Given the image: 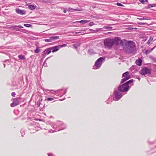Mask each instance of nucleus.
<instances>
[{
	"mask_svg": "<svg viewBox=\"0 0 156 156\" xmlns=\"http://www.w3.org/2000/svg\"><path fill=\"white\" fill-rule=\"evenodd\" d=\"M133 81V80H131L124 84L118 87V89L119 91L122 92L127 91L129 89V84L131 83Z\"/></svg>",
	"mask_w": 156,
	"mask_h": 156,
	"instance_id": "obj_1",
	"label": "nucleus"
},
{
	"mask_svg": "<svg viewBox=\"0 0 156 156\" xmlns=\"http://www.w3.org/2000/svg\"><path fill=\"white\" fill-rule=\"evenodd\" d=\"M126 48H125V51L127 52H131L133 50L135 47V44L132 41H129L126 43Z\"/></svg>",
	"mask_w": 156,
	"mask_h": 156,
	"instance_id": "obj_2",
	"label": "nucleus"
},
{
	"mask_svg": "<svg viewBox=\"0 0 156 156\" xmlns=\"http://www.w3.org/2000/svg\"><path fill=\"white\" fill-rule=\"evenodd\" d=\"M112 38H108L104 39V44L105 47L108 49H111L113 45Z\"/></svg>",
	"mask_w": 156,
	"mask_h": 156,
	"instance_id": "obj_3",
	"label": "nucleus"
},
{
	"mask_svg": "<svg viewBox=\"0 0 156 156\" xmlns=\"http://www.w3.org/2000/svg\"><path fill=\"white\" fill-rule=\"evenodd\" d=\"M104 59H105V58L102 57L99 58L95 62L93 68L94 69H98L101 66L102 61Z\"/></svg>",
	"mask_w": 156,
	"mask_h": 156,
	"instance_id": "obj_4",
	"label": "nucleus"
},
{
	"mask_svg": "<svg viewBox=\"0 0 156 156\" xmlns=\"http://www.w3.org/2000/svg\"><path fill=\"white\" fill-rule=\"evenodd\" d=\"M151 73V70L146 67L143 68L141 71V73L143 75H145L146 74H150Z\"/></svg>",
	"mask_w": 156,
	"mask_h": 156,
	"instance_id": "obj_5",
	"label": "nucleus"
},
{
	"mask_svg": "<svg viewBox=\"0 0 156 156\" xmlns=\"http://www.w3.org/2000/svg\"><path fill=\"white\" fill-rule=\"evenodd\" d=\"M67 45L66 44H64L62 45H60L55 46L51 48V49H53L52 52L53 53L57 51L58 50H59L60 48H62L63 47H66Z\"/></svg>",
	"mask_w": 156,
	"mask_h": 156,
	"instance_id": "obj_6",
	"label": "nucleus"
},
{
	"mask_svg": "<svg viewBox=\"0 0 156 156\" xmlns=\"http://www.w3.org/2000/svg\"><path fill=\"white\" fill-rule=\"evenodd\" d=\"M112 41L113 45L114 44L116 45H118L119 43L120 44H122V42L120 38L118 37H115L114 38H112Z\"/></svg>",
	"mask_w": 156,
	"mask_h": 156,
	"instance_id": "obj_7",
	"label": "nucleus"
},
{
	"mask_svg": "<svg viewBox=\"0 0 156 156\" xmlns=\"http://www.w3.org/2000/svg\"><path fill=\"white\" fill-rule=\"evenodd\" d=\"M19 104L18 100L17 98H15L13 99V102L10 104V106L12 107H13Z\"/></svg>",
	"mask_w": 156,
	"mask_h": 156,
	"instance_id": "obj_8",
	"label": "nucleus"
},
{
	"mask_svg": "<svg viewBox=\"0 0 156 156\" xmlns=\"http://www.w3.org/2000/svg\"><path fill=\"white\" fill-rule=\"evenodd\" d=\"M114 94L117 100H119L122 97L121 93L118 92V91H115L114 92Z\"/></svg>",
	"mask_w": 156,
	"mask_h": 156,
	"instance_id": "obj_9",
	"label": "nucleus"
},
{
	"mask_svg": "<svg viewBox=\"0 0 156 156\" xmlns=\"http://www.w3.org/2000/svg\"><path fill=\"white\" fill-rule=\"evenodd\" d=\"M16 11L17 13L22 15H24L26 13V11L24 10H21L19 9H16Z\"/></svg>",
	"mask_w": 156,
	"mask_h": 156,
	"instance_id": "obj_10",
	"label": "nucleus"
},
{
	"mask_svg": "<svg viewBox=\"0 0 156 156\" xmlns=\"http://www.w3.org/2000/svg\"><path fill=\"white\" fill-rule=\"evenodd\" d=\"M122 77H129V79L130 78V76L129 75V73L128 72H126L122 74Z\"/></svg>",
	"mask_w": 156,
	"mask_h": 156,
	"instance_id": "obj_11",
	"label": "nucleus"
},
{
	"mask_svg": "<svg viewBox=\"0 0 156 156\" xmlns=\"http://www.w3.org/2000/svg\"><path fill=\"white\" fill-rule=\"evenodd\" d=\"M156 6V4H149L147 6L145 7V9H148L151 7H155Z\"/></svg>",
	"mask_w": 156,
	"mask_h": 156,
	"instance_id": "obj_12",
	"label": "nucleus"
},
{
	"mask_svg": "<svg viewBox=\"0 0 156 156\" xmlns=\"http://www.w3.org/2000/svg\"><path fill=\"white\" fill-rule=\"evenodd\" d=\"M89 21H88L87 20H81L80 21H76V22H74V23H76L79 22L81 24H83V23H87L89 22Z\"/></svg>",
	"mask_w": 156,
	"mask_h": 156,
	"instance_id": "obj_13",
	"label": "nucleus"
},
{
	"mask_svg": "<svg viewBox=\"0 0 156 156\" xmlns=\"http://www.w3.org/2000/svg\"><path fill=\"white\" fill-rule=\"evenodd\" d=\"M51 48H49L47 49H46L44 51V52L47 55H48L51 52Z\"/></svg>",
	"mask_w": 156,
	"mask_h": 156,
	"instance_id": "obj_14",
	"label": "nucleus"
},
{
	"mask_svg": "<svg viewBox=\"0 0 156 156\" xmlns=\"http://www.w3.org/2000/svg\"><path fill=\"white\" fill-rule=\"evenodd\" d=\"M142 62V60L140 58H138L137 59V65L140 66H141Z\"/></svg>",
	"mask_w": 156,
	"mask_h": 156,
	"instance_id": "obj_15",
	"label": "nucleus"
},
{
	"mask_svg": "<svg viewBox=\"0 0 156 156\" xmlns=\"http://www.w3.org/2000/svg\"><path fill=\"white\" fill-rule=\"evenodd\" d=\"M59 36H52L50 37V38L51 39V41L58 39L59 38Z\"/></svg>",
	"mask_w": 156,
	"mask_h": 156,
	"instance_id": "obj_16",
	"label": "nucleus"
},
{
	"mask_svg": "<svg viewBox=\"0 0 156 156\" xmlns=\"http://www.w3.org/2000/svg\"><path fill=\"white\" fill-rule=\"evenodd\" d=\"M139 1L140 2L143 4H146L147 3H148L147 0H139Z\"/></svg>",
	"mask_w": 156,
	"mask_h": 156,
	"instance_id": "obj_17",
	"label": "nucleus"
},
{
	"mask_svg": "<svg viewBox=\"0 0 156 156\" xmlns=\"http://www.w3.org/2000/svg\"><path fill=\"white\" fill-rule=\"evenodd\" d=\"M68 10L69 11H82L81 10H80L79 9H73V8H69L68 9Z\"/></svg>",
	"mask_w": 156,
	"mask_h": 156,
	"instance_id": "obj_18",
	"label": "nucleus"
},
{
	"mask_svg": "<svg viewBox=\"0 0 156 156\" xmlns=\"http://www.w3.org/2000/svg\"><path fill=\"white\" fill-rule=\"evenodd\" d=\"M153 40V38L152 37H151L149 39V40L147 41V44H150L151 42Z\"/></svg>",
	"mask_w": 156,
	"mask_h": 156,
	"instance_id": "obj_19",
	"label": "nucleus"
},
{
	"mask_svg": "<svg viewBox=\"0 0 156 156\" xmlns=\"http://www.w3.org/2000/svg\"><path fill=\"white\" fill-rule=\"evenodd\" d=\"M28 7L30 9H35V6L34 5H29Z\"/></svg>",
	"mask_w": 156,
	"mask_h": 156,
	"instance_id": "obj_20",
	"label": "nucleus"
},
{
	"mask_svg": "<svg viewBox=\"0 0 156 156\" xmlns=\"http://www.w3.org/2000/svg\"><path fill=\"white\" fill-rule=\"evenodd\" d=\"M128 79H129V77H127V78L125 77V78L122 79L121 83H123Z\"/></svg>",
	"mask_w": 156,
	"mask_h": 156,
	"instance_id": "obj_21",
	"label": "nucleus"
},
{
	"mask_svg": "<svg viewBox=\"0 0 156 156\" xmlns=\"http://www.w3.org/2000/svg\"><path fill=\"white\" fill-rule=\"evenodd\" d=\"M19 58L21 59H23L25 58V57L23 55H18Z\"/></svg>",
	"mask_w": 156,
	"mask_h": 156,
	"instance_id": "obj_22",
	"label": "nucleus"
},
{
	"mask_svg": "<svg viewBox=\"0 0 156 156\" xmlns=\"http://www.w3.org/2000/svg\"><path fill=\"white\" fill-rule=\"evenodd\" d=\"M112 27H109V26H104L103 27V29H111L112 28Z\"/></svg>",
	"mask_w": 156,
	"mask_h": 156,
	"instance_id": "obj_23",
	"label": "nucleus"
},
{
	"mask_svg": "<svg viewBox=\"0 0 156 156\" xmlns=\"http://www.w3.org/2000/svg\"><path fill=\"white\" fill-rule=\"evenodd\" d=\"M44 41L46 42H49L52 41L51 39L50 38V37L48 39H45Z\"/></svg>",
	"mask_w": 156,
	"mask_h": 156,
	"instance_id": "obj_24",
	"label": "nucleus"
},
{
	"mask_svg": "<svg viewBox=\"0 0 156 156\" xmlns=\"http://www.w3.org/2000/svg\"><path fill=\"white\" fill-rule=\"evenodd\" d=\"M40 51V50L38 48H37L35 50L34 52L35 53H38Z\"/></svg>",
	"mask_w": 156,
	"mask_h": 156,
	"instance_id": "obj_25",
	"label": "nucleus"
},
{
	"mask_svg": "<svg viewBox=\"0 0 156 156\" xmlns=\"http://www.w3.org/2000/svg\"><path fill=\"white\" fill-rule=\"evenodd\" d=\"M24 26L27 27H30L31 26V25L29 24H24Z\"/></svg>",
	"mask_w": 156,
	"mask_h": 156,
	"instance_id": "obj_26",
	"label": "nucleus"
},
{
	"mask_svg": "<svg viewBox=\"0 0 156 156\" xmlns=\"http://www.w3.org/2000/svg\"><path fill=\"white\" fill-rule=\"evenodd\" d=\"M151 51L150 50H147L145 51V53L146 55H147L149 53L151 52Z\"/></svg>",
	"mask_w": 156,
	"mask_h": 156,
	"instance_id": "obj_27",
	"label": "nucleus"
},
{
	"mask_svg": "<svg viewBox=\"0 0 156 156\" xmlns=\"http://www.w3.org/2000/svg\"><path fill=\"white\" fill-rule=\"evenodd\" d=\"M116 5H117L118 6H124L123 5H122L121 3H119V2L117 3L116 4Z\"/></svg>",
	"mask_w": 156,
	"mask_h": 156,
	"instance_id": "obj_28",
	"label": "nucleus"
},
{
	"mask_svg": "<svg viewBox=\"0 0 156 156\" xmlns=\"http://www.w3.org/2000/svg\"><path fill=\"white\" fill-rule=\"evenodd\" d=\"M54 100V98H47V100L48 101H51Z\"/></svg>",
	"mask_w": 156,
	"mask_h": 156,
	"instance_id": "obj_29",
	"label": "nucleus"
},
{
	"mask_svg": "<svg viewBox=\"0 0 156 156\" xmlns=\"http://www.w3.org/2000/svg\"><path fill=\"white\" fill-rule=\"evenodd\" d=\"M151 58L153 60L154 62H156V58L154 57H151Z\"/></svg>",
	"mask_w": 156,
	"mask_h": 156,
	"instance_id": "obj_30",
	"label": "nucleus"
},
{
	"mask_svg": "<svg viewBox=\"0 0 156 156\" xmlns=\"http://www.w3.org/2000/svg\"><path fill=\"white\" fill-rule=\"evenodd\" d=\"M137 23L138 24H140V25H144V24H146V23H142V22H138Z\"/></svg>",
	"mask_w": 156,
	"mask_h": 156,
	"instance_id": "obj_31",
	"label": "nucleus"
},
{
	"mask_svg": "<svg viewBox=\"0 0 156 156\" xmlns=\"http://www.w3.org/2000/svg\"><path fill=\"white\" fill-rule=\"evenodd\" d=\"M94 23L93 22H91L89 23V26H92L93 25H94Z\"/></svg>",
	"mask_w": 156,
	"mask_h": 156,
	"instance_id": "obj_32",
	"label": "nucleus"
},
{
	"mask_svg": "<svg viewBox=\"0 0 156 156\" xmlns=\"http://www.w3.org/2000/svg\"><path fill=\"white\" fill-rule=\"evenodd\" d=\"M16 94L15 92H13L11 94V95L13 97H15L16 95Z\"/></svg>",
	"mask_w": 156,
	"mask_h": 156,
	"instance_id": "obj_33",
	"label": "nucleus"
},
{
	"mask_svg": "<svg viewBox=\"0 0 156 156\" xmlns=\"http://www.w3.org/2000/svg\"><path fill=\"white\" fill-rule=\"evenodd\" d=\"M137 19H138L140 20H148V19H144V18H137Z\"/></svg>",
	"mask_w": 156,
	"mask_h": 156,
	"instance_id": "obj_34",
	"label": "nucleus"
},
{
	"mask_svg": "<svg viewBox=\"0 0 156 156\" xmlns=\"http://www.w3.org/2000/svg\"><path fill=\"white\" fill-rule=\"evenodd\" d=\"M156 47V46H154V47L152 48L150 50L151 51L152 50H153Z\"/></svg>",
	"mask_w": 156,
	"mask_h": 156,
	"instance_id": "obj_35",
	"label": "nucleus"
},
{
	"mask_svg": "<svg viewBox=\"0 0 156 156\" xmlns=\"http://www.w3.org/2000/svg\"><path fill=\"white\" fill-rule=\"evenodd\" d=\"M48 155L49 156H52L53 155L51 154H48Z\"/></svg>",
	"mask_w": 156,
	"mask_h": 156,
	"instance_id": "obj_36",
	"label": "nucleus"
},
{
	"mask_svg": "<svg viewBox=\"0 0 156 156\" xmlns=\"http://www.w3.org/2000/svg\"><path fill=\"white\" fill-rule=\"evenodd\" d=\"M137 79H138V80L140 81V78L139 77H137Z\"/></svg>",
	"mask_w": 156,
	"mask_h": 156,
	"instance_id": "obj_37",
	"label": "nucleus"
},
{
	"mask_svg": "<svg viewBox=\"0 0 156 156\" xmlns=\"http://www.w3.org/2000/svg\"><path fill=\"white\" fill-rule=\"evenodd\" d=\"M81 33L80 32H76L75 33L77 34H78V33Z\"/></svg>",
	"mask_w": 156,
	"mask_h": 156,
	"instance_id": "obj_38",
	"label": "nucleus"
},
{
	"mask_svg": "<svg viewBox=\"0 0 156 156\" xmlns=\"http://www.w3.org/2000/svg\"><path fill=\"white\" fill-rule=\"evenodd\" d=\"M63 12H64V13H66V11L65 10H64L63 11Z\"/></svg>",
	"mask_w": 156,
	"mask_h": 156,
	"instance_id": "obj_39",
	"label": "nucleus"
},
{
	"mask_svg": "<svg viewBox=\"0 0 156 156\" xmlns=\"http://www.w3.org/2000/svg\"><path fill=\"white\" fill-rule=\"evenodd\" d=\"M133 28L132 27H130L129 28V29H130V30H131V29H133Z\"/></svg>",
	"mask_w": 156,
	"mask_h": 156,
	"instance_id": "obj_40",
	"label": "nucleus"
},
{
	"mask_svg": "<svg viewBox=\"0 0 156 156\" xmlns=\"http://www.w3.org/2000/svg\"><path fill=\"white\" fill-rule=\"evenodd\" d=\"M135 63L136 64V61H135Z\"/></svg>",
	"mask_w": 156,
	"mask_h": 156,
	"instance_id": "obj_41",
	"label": "nucleus"
},
{
	"mask_svg": "<svg viewBox=\"0 0 156 156\" xmlns=\"http://www.w3.org/2000/svg\"><path fill=\"white\" fill-rule=\"evenodd\" d=\"M134 29H136V28H135Z\"/></svg>",
	"mask_w": 156,
	"mask_h": 156,
	"instance_id": "obj_42",
	"label": "nucleus"
}]
</instances>
